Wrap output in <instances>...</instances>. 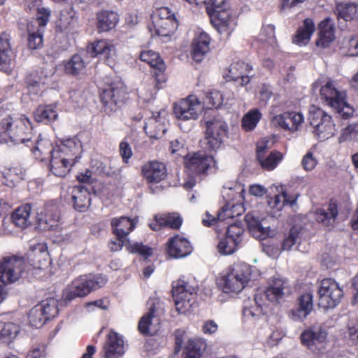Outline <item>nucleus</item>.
<instances>
[{"mask_svg": "<svg viewBox=\"0 0 358 358\" xmlns=\"http://www.w3.org/2000/svg\"><path fill=\"white\" fill-rule=\"evenodd\" d=\"M31 123L24 115L19 117L8 116L0 122V135L6 134L15 145L32 143Z\"/></svg>", "mask_w": 358, "mask_h": 358, "instance_id": "1", "label": "nucleus"}, {"mask_svg": "<svg viewBox=\"0 0 358 358\" xmlns=\"http://www.w3.org/2000/svg\"><path fill=\"white\" fill-rule=\"evenodd\" d=\"M251 277V266L244 262L231 265L226 275L220 279V286L226 293H238L247 285Z\"/></svg>", "mask_w": 358, "mask_h": 358, "instance_id": "2", "label": "nucleus"}, {"mask_svg": "<svg viewBox=\"0 0 358 358\" xmlns=\"http://www.w3.org/2000/svg\"><path fill=\"white\" fill-rule=\"evenodd\" d=\"M206 132L203 140L200 141L203 150L210 154L216 152L224 142L228 134V126L220 117L215 116L213 119L205 120Z\"/></svg>", "mask_w": 358, "mask_h": 358, "instance_id": "3", "label": "nucleus"}, {"mask_svg": "<svg viewBox=\"0 0 358 358\" xmlns=\"http://www.w3.org/2000/svg\"><path fill=\"white\" fill-rule=\"evenodd\" d=\"M184 166L192 177L206 178L217 169L214 157L204 150L189 152L184 157Z\"/></svg>", "mask_w": 358, "mask_h": 358, "instance_id": "4", "label": "nucleus"}, {"mask_svg": "<svg viewBox=\"0 0 358 358\" xmlns=\"http://www.w3.org/2000/svg\"><path fill=\"white\" fill-rule=\"evenodd\" d=\"M206 12L217 31L220 34L229 37L234 27L231 13L228 8L227 0H210L206 6Z\"/></svg>", "mask_w": 358, "mask_h": 358, "instance_id": "5", "label": "nucleus"}, {"mask_svg": "<svg viewBox=\"0 0 358 358\" xmlns=\"http://www.w3.org/2000/svg\"><path fill=\"white\" fill-rule=\"evenodd\" d=\"M172 295L176 310L180 313H185L193 305L196 296V286L193 280L185 276L173 281Z\"/></svg>", "mask_w": 358, "mask_h": 358, "instance_id": "6", "label": "nucleus"}, {"mask_svg": "<svg viewBox=\"0 0 358 358\" xmlns=\"http://www.w3.org/2000/svg\"><path fill=\"white\" fill-rule=\"evenodd\" d=\"M107 278L102 274L91 276H80L74 280L64 292L66 301H71L77 297H83L92 290L102 287Z\"/></svg>", "mask_w": 358, "mask_h": 358, "instance_id": "7", "label": "nucleus"}, {"mask_svg": "<svg viewBox=\"0 0 358 358\" xmlns=\"http://www.w3.org/2000/svg\"><path fill=\"white\" fill-rule=\"evenodd\" d=\"M23 264V259L15 256L0 259V303L6 295V285L16 282L21 277Z\"/></svg>", "mask_w": 358, "mask_h": 358, "instance_id": "8", "label": "nucleus"}, {"mask_svg": "<svg viewBox=\"0 0 358 358\" xmlns=\"http://www.w3.org/2000/svg\"><path fill=\"white\" fill-rule=\"evenodd\" d=\"M317 292L318 304L325 309L337 306L343 296L342 288L335 280L330 278H324L321 281Z\"/></svg>", "mask_w": 358, "mask_h": 358, "instance_id": "9", "label": "nucleus"}, {"mask_svg": "<svg viewBox=\"0 0 358 358\" xmlns=\"http://www.w3.org/2000/svg\"><path fill=\"white\" fill-rule=\"evenodd\" d=\"M243 225H228L224 234L219 237L217 245L218 252L222 255L234 254L241 245L244 236Z\"/></svg>", "mask_w": 358, "mask_h": 358, "instance_id": "10", "label": "nucleus"}, {"mask_svg": "<svg viewBox=\"0 0 358 358\" xmlns=\"http://www.w3.org/2000/svg\"><path fill=\"white\" fill-rule=\"evenodd\" d=\"M310 125L314 128V134L321 139H328L336 131L331 116L321 108H317L310 111L308 117Z\"/></svg>", "mask_w": 358, "mask_h": 358, "instance_id": "11", "label": "nucleus"}, {"mask_svg": "<svg viewBox=\"0 0 358 358\" xmlns=\"http://www.w3.org/2000/svg\"><path fill=\"white\" fill-rule=\"evenodd\" d=\"M127 99L126 87L120 81L111 83L101 94V102L107 112L115 111L118 106L124 103Z\"/></svg>", "mask_w": 358, "mask_h": 358, "instance_id": "12", "label": "nucleus"}, {"mask_svg": "<svg viewBox=\"0 0 358 358\" xmlns=\"http://www.w3.org/2000/svg\"><path fill=\"white\" fill-rule=\"evenodd\" d=\"M322 99L332 108L337 110L343 119H348L352 114V110L348 107L347 103L339 92L334 87L331 82H327L320 91Z\"/></svg>", "mask_w": 358, "mask_h": 358, "instance_id": "13", "label": "nucleus"}, {"mask_svg": "<svg viewBox=\"0 0 358 358\" xmlns=\"http://www.w3.org/2000/svg\"><path fill=\"white\" fill-rule=\"evenodd\" d=\"M155 299L150 298L148 301L149 312L141 318L138 325L139 332L143 336L150 337L146 339L144 345L145 350L150 356H155L156 355V340L153 336L156 334L157 331H151L150 329L152 319L155 317Z\"/></svg>", "mask_w": 358, "mask_h": 358, "instance_id": "14", "label": "nucleus"}, {"mask_svg": "<svg viewBox=\"0 0 358 358\" xmlns=\"http://www.w3.org/2000/svg\"><path fill=\"white\" fill-rule=\"evenodd\" d=\"M202 103L196 95L190 94L173 105V113L177 118L196 120L201 112Z\"/></svg>", "mask_w": 358, "mask_h": 358, "instance_id": "15", "label": "nucleus"}, {"mask_svg": "<svg viewBox=\"0 0 358 358\" xmlns=\"http://www.w3.org/2000/svg\"><path fill=\"white\" fill-rule=\"evenodd\" d=\"M253 71L252 66L242 60L232 62L224 72V78L227 81L241 80V85H248L253 76H250Z\"/></svg>", "mask_w": 358, "mask_h": 358, "instance_id": "16", "label": "nucleus"}, {"mask_svg": "<svg viewBox=\"0 0 358 358\" xmlns=\"http://www.w3.org/2000/svg\"><path fill=\"white\" fill-rule=\"evenodd\" d=\"M313 309V296L311 292L301 294L295 301L294 307L288 312L291 320L303 322Z\"/></svg>", "mask_w": 358, "mask_h": 358, "instance_id": "17", "label": "nucleus"}, {"mask_svg": "<svg viewBox=\"0 0 358 358\" xmlns=\"http://www.w3.org/2000/svg\"><path fill=\"white\" fill-rule=\"evenodd\" d=\"M289 289V287L285 280L273 277L269 280L266 289L263 292H259V294L263 295V299L265 301L279 303L284 299Z\"/></svg>", "mask_w": 358, "mask_h": 358, "instance_id": "18", "label": "nucleus"}, {"mask_svg": "<svg viewBox=\"0 0 358 358\" xmlns=\"http://www.w3.org/2000/svg\"><path fill=\"white\" fill-rule=\"evenodd\" d=\"M193 250L190 242L179 235L170 238L166 244L167 255L172 259L184 258L189 255Z\"/></svg>", "mask_w": 358, "mask_h": 358, "instance_id": "19", "label": "nucleus"}, {"mask_svg": "<svg viewBox=\"0 0 358 358\" xmlns=\"http://www.w3.org/2000/svg\"><path fill=\"white\" fill-rule=\"evenodd\" d=\"M76 162L77 157L72 159L55 150V152H52V157L50 159V171L54 176L62 178L64 177L70 170L69 166Z\"/></svg>", "mask_w": 358, "mask_h": 358, "instance_id": "20", "label": "nucleus"}, {"mask_svg": "<svg viewBox=\"0 0 358 358\" xmlns=\"http://www.w3.org/2000/svg\"><path fill=\"white\" fill-rule=\"evenodd\" d=\"M335 40V24L333 20L326 17L318 24L317 38L315 45L327 48Z\"/></svg>", "mask_w": 358, "mask_h": 358, "instance_id": "21", "label": "nucleus"}, {"mask_svg": "<svg viewBox=\"0 0 358 358\" xmlns=\"http://www.w3.org/2000/svg\"><path fill=\"white\" fill-rule=\"evenodd\" d=\"M273 120L285 130L294 132L299 129V126L303 122L304 117L301 113L286 111L275 115Z\"/></svg>", "mask_w": 358, "mask_h": 358, "instance_id": "22", "label": "nucleus"}, {"mask_svg": "<svg viewBox=\"0 0 358 358\" xmlns=\"http://www.w3.org/2000/svg\"><path fill=\"white\" fill-rule=\"evenodd\" d=\"M26 146L29 147L35 158L41 161L51 158L52 152H55L56 148V147H52L49 140L42 138L41 135L32 141V143L26 144Z\"/></svg>", "mask_w": 358, "mask_h": 358, "instance_id": "23", "label": "nucleus"}, {"mask_svg": "<svg viewBox=\"0 0 358 358\" xmlns=\"http://www.w3.org/2000/svg\"><path fill=\"white\" fill-rule=\"evenodd\" d=\"M315 31V24L313 19L305 18L292 36V43L304 46L309 43L310 38Z\"/></svg>", "mask_w": 358, "mask_h": 358, "instance_id": "24", "label": "nucleus"}, {"mask_svg": "<svg viewBox=\"0 0 358 358\" xmlns=\"http://www.w3.org/2000/svg\"><path fill=\"white\" fill-rule=\"evenodd\" d=\"M338 215V205L336 199H329L326 208H317L314 212V218L319 224L334 223Z\"/></svg>", "mask_w": 358, "mask_h": 358, "instance_id": "25", "label": "nucleus"}, {"mask_svg": "<svg viewBox=\"0 0 358 358\" xmlns=\"http://www.w3.org/2000/svg\"><path fill=\"white\" fill-rule=\"evenodd\" d=\"M87 52L92 57H99L109 63L115 54V48L111 41L101 40L89 45Z\"/></svg>", "mask_w": 358, "mask_h": 358, "instance_id": "26", "label": "nucleus"}, {"mask_svg": "<svg viewBox=\"0 0 358 358\" xmlns=\"http://www.w3.org/2000/svg\"><path fill=\"white\" fill-rule=\"evenodd\" d=\"M10 37L7 33L0 34V69L8 73L13 58V52L10 43Z\"/></svg>", "mask_w": 358, "mask_h": 358, "instance_id": "27", "label": "nucleus"}, {"mask_svg": "<svg viewBox=\"0 0 358 358\" xmlns=\"http://www.w3.org/2000/svg\"><path fill=\"white\" fill-rule=\"evenodd\" d=\"M210 38L205 32H201L192 42V57L196 62H201L210 50Z\"/></svg>", "mask_w": 358, "mask_h": 358, "instance_id": "28", "label": "nucleus"}, {"mask_svg": "<svg viewBox=\"0 0 358 358\" xmlns=\"http://www.w3.org/2000/svg\"><path fill=\"white\" fill-rule=\"evenodd\" d=\"M104 358H114L124 353V343L122 337L114 331L108 335V341L104 347Z\"/></svg>", "mask_w": 358, "mask_h": 358, "instance_id": "29", "label": "nucleus"}, {"mask_svg": "<svg viewBox=\"0 0 358 358\" xmlns=\"http://www.w3.org/2000/svg\"><path fill=\"white\" fill-rule=\"evenodd\" d=\"M327 337V333L322 328L313 330L312 328L305 329L300 336L303 345L309 349H313L316 344L324 343Z\"/></svg>", "mask_w": 358, "mask_h": 358, "instance_id": "30", "label": "nucleus"}, {"mask_svg": "<svg viewBox=\"0 0 358 358\" xmlns=\"http://www.w3.org/2000/svg\"><path fill=\"white\" fill-rule=\"evenodd\" d=\"M265 300L263 295H260L259 292L256 293L252 299L248 298L243 301V315L245 317H259L264 314L263 305Z\"/></svg>", "mask_w": 358, "mask_h": 358, "instance_id": "31", "label": "nucleus"}, {"mask_svg": "<svg viewBox=\"0 0 358 358\" xmlns=\"http://www.w3.org/2000/svg\"><path fill=\"white\" fill-rule=\"evenodd\" d=\"M124 225H112V231L115 235L116 239L112 240L108 247L112 252H117L122 250V247L129 241L127 236L134 230L135 225H130L126 229Z\"/></svg>", "mask_w": 358, "mask_h": 358, "instance_id": "32", "label": "nucleus"}, {"mask_svg": "<svg viewBox=\"0 0 358 358\" xmlns=\"http://www.w3.org/2000/svg\"><path fill=\"white\" fill-rule=\"evenodd\" d=\"M40 0H30L26 3V8L30 12H36L35 23L38 29H44L50 20L51 11L50 9L41 7Z\"/></svg>", "mask_w": 358, "mask_h": 358, "instance_id": "33", "label": "nucleus"}, {"mask_svg": "<svg viewBox=\"0 0 358 358\" xmlns=\"http://www.w3.org/2000/svg\"><path fill=\"white\" fill-rule=\"evenodd\" d=\"M96 21L99 32H106L115 27L119 17L115 12L104 10L96 13Z\"/></svg>", "mask_w": 358, "mask_h": 358, "instance_id": "34", "label": "nucleus"}, {"mask_svg": "<svg viewBox=\"0 0 358 358\" xmlns=\"http://www.w3.org/2000/svg\"><path fill=\"white\" fill-rule=\"evenodd\" d=\"M72 200L74 208L83 211L90 204V195L88 189L84 185L75 186L72 191Z\"/></svg>", "mask_w": 358, "mask_h": 358, "instance_id": "35", "label": "nucleus"}, {"mask_svg": "<svg viewBox=\"0 0 358 358\" xmlns=\"http://www.w3.org/2000/svg\"><path fill=\"white\" fill-rule=\"evenodd\" d=\"M178 27L176 17L164 18L158 20V41L167 42L171 40Z\"/></svg>", "mask_w": 358, "mask_h": 358, "instance_id": "36", "label": "nucleus"}, {"mask_svg": "<svg viewBox=\"0 0 358 358\" xmlns=\"http://www.w3.org/2000/svg\"><path fill=\"white\" fill-rule=\"evenodd\" d=\"M310 238L303 225H292L282 243V250H289L298 240Z\"/></svg>", "mask_w": 358, "mask_h": 358, "instance_id": "37", "label": "nucleus"}, {"mask_svg": "<svg viewBox=\"0 0 358 358\" xmlns=\"http://www.w3.org/2000/svg\"><path fill=\"white\" fill-rule=\"evenodd\" d=\"M80 148L81 144L80 141L74 137L64 141L61 145L56 146L55 150L58 151V152H61L64 155H66L67 157L74 159L77 157L78 161L80 157L77 155L80 152Z\"/></svg>", "mask_w": 358, "mask_h": 358, "instance_id": "38", "label": "nucleus"}, {"mask_svg": "<svg viewBox=\"0 0 358 358\" xmlns=\"http://www.w3.org/2000/svg\"><path fill=\"white\" fill-rule=\"evenodd\" d=\"M206 341L201 338H194L188 341L185 347L184 358H201L203 352L206 349Z\"/></svg>", "mask_w": 358, "mask_h": 358, "instance_id": "39", "label": "nucleus"}, {"mask_svg": "<svg viewBox=\"0 0 358 358\" xmlns=\"http://www.w3.org/2000/svg\"><path fill=\"white\" fill-rule=\"evenodd\" d=\"M229 203L227 202L220 210L217 213L216 217L206 213V218L203 219L202 224H213L214 222H224L228 220H231L228 222L227 224H241V222L233 219V215H230Z\"/></svg>", "mask_w": 358, "mask_h": 358, "instance_id": "40", "label": "nucleus"}, {"mask_svg": "<svg viewBox=\"0 0 358 358\" xmlns=\"http://www.w3.org/2000/svg\"><path fill=\"white\" fill-rule=\"evenodd\" d=\"M282 158L283 155L280 152L274 150L271 152L268 155L259 154L257 160L263 169L272 171L278 166Z\"/></svg>", "mask_w": 358, "mask_h": 358, "instance_id": "41", "label": "nucleus"}, {"mask_svg": "<svg viewBox=\"0 0 358 358\" xmlns=\"http://www.w3.org/2000/svg\"><path fill=\"white\" fill-rule=\"evenodd\" d=\"M336 10L338 17L345 21L358 19V3H339L337 4Z\"/></svg>", "mask_w": 358, "mask_h": 358, "instance_id": "42", "label": "nucleus"}, {"mask_svg": "<svg viewBox=\"0 0 358 358\" xmlns=\"http://www.w3.org/2000/svg\"><path fill=\"white\" fill-rule=\"evenodd\" d=\"M57 113L52 105L40 106L34 112V119L38 122L48 124L57 117Z\"/></svg>", "mask_w": 358, "mask_h": 358, "instance_id": "43", "label": "nucleus"}, {"mask_svg": "<svg viewBox=\"0 0 358 358\" xmlns=\"http://www.w3.org/2000/svg\"><path fill=\"white\" fill-rule=\"evenodd\" d=\"M43 311L48 320L55 317L59 313L58 301L53 298L47 299L38 303V308L34 312L41 314Z\"/></svg>", "mask_w": 358, "mask_h": 358, "instance_id": "44", "label": "nucleus"}, {"mask_svg": "<svg viewBox=\"0 0 358 358\" xmlns=\"http://www.w3.org/2000/svg\"><path fill=\"white\" fill-rule=\"evenodd\" d=\"M295 203L296 199L289 196L285 191H282L280 194L270 197L268 200V205L274 210L273 213L280 211L287 203L293 205Z\"/></svg>", "mask_w": 358, "mask_h": 358, "instance_id": "45", "label": "nucleus"}, {"mask_svg": "<svg viewBox=\"0 0 358 358\" xmlns=\"http://www.w3.org/2000/svg\"><path fill=\"white\" fill-rule=\"evenodd\" d=\"M85 68V63L79 55H73L64 63V71L66 74L77 76L81 73Z\"/></svg>", "mask_w": 358, "mask_h": 358, "instance_id": "46", "label": "nucleus"}, {"mask_svg": "<svg viewBox=\"0 0 358 358\" xmlns=\"http://www.w3.org/2000/svg\"><path fill=\"white\" fill-rule=\"evenodd\" d=\"M31 209V204L29 203L18 206L11 214L13 224H27Z\"/></svg>", "mask_w": 358, "mask_h": 358, "instance_id": "47", "label": "nucleus"}, {"mask_svg": "<svg viewBox=\"0 0 358 358\" xmlns=\"http://www.w3.org/2000/svg\"><path fill=\"white\" fill-rule=\"evenodd\" d=\"M141 173L148 183L150 184V188L154 193L157 187H154L157 182V161H149L145 164L142 166Z\"/></svg>", "mask_w": 358, "mask_h": 358, "instance_id": "48", "label": "nucleus"}, {"mask_svg": "<svg viewBox=\"0 0 358 358\" xmlns=\"http://www.w3.org/2000/svg\"><path fill=\"white\" fill-rule=\"evenodd\" d=\"M249 234L255 239L263 241L268 238H273L276 235L275 229L270 227H264L263 225H247Z\"/></svg>", "mask_w": 358, "mask_h": 358, "instance_id": "49", "label": "nucleus"}, {"mask_svg": "<svg viewBox=\"0 0 358 358\" xmlns=\"http://www.w3.org/2000/svg\"><path fill=\"white\" fill-rule=\"evenodd\" d=\"M262 116L261 112L257 108L249 110L242 119V128L243 130L250 131L255 129Z\"/></svg>", "mask_w": 358, "mask_h": 358, "instance_id": "50", "label": "nucleus"}, {"mask_svg": "<svg viewBox=\"0 0 358 358\" xmlns=\"http://www.w3.org/2000/svg\"><path fill=\"white\" fill-rule=\"evenodd\" d=\"M33 27L34 24H28V45L29 48L35 50L41 47L43 43L44 29L37 28V30L35 31Z\"/></svg>", "mask_w": 358, "mask_h": 358, "instance_id": "51", "label": "nucleus"}, {"mask_svg": "<svg viewBox=\"0 0 358 358\" xmlns=\"http://www.w3.org/2000/svg\"><path fill=\"white\" fill-rule=\"evenodd\" d=\"M60 26L68 29L76 22V11L72 6H68L60 12Z\"/></svg>", "mask_w": 358, "mask_h": 358, "instance_id": "52", "label": "nucleus"}, {"mask_svg": "<svg viewBox=\"0 0 358 358\" xmlns=\"http://www.w3.org/2000/svg\"><path fill=\"white\" fill-rule=\"evenodd\" d=\"M24 175V171L18 166L6 169L3 172V178L13 185L22 180Z\"/></svg>", "mask_w": 358, "mask_h": 358, "instance_id": "53", "label": "nucleus"}, {"mask_svg": "<svg viewBox=\"0 0 358 358\" xmlns=\"http://www.w3.org/2000/svg\"><path fill=\"white\" fill-rule=\"evenodd\" d=\"M223 100V95L220 91L212 90L208 92L205 103L210 109L218 108L222 105Z\"/></svg>", "mask_w": 358, "mask_h": 358, "instance_id": "54", "label": "nucleus"}, {"mask_svg": "<svg viewBox=\"0 0 358 358\" xmlns=\"http://www.w3.org/2000/svg\"><path fill=\"white\" fill-rule=\"evenodd\" d=\"M18 331L19 327L15 324L0 320V337L12 338L15 336Z\"/></svg>", "mask_w": 358, "mask_h": 358, "instance_id": "55", "label": "nucleus"}, {"mask_svg": "<svg viewBox=\"0 0 358 358\" xmlns=\"http://www.w3.org/2000/svg\"><path fill=\"white\" fill-rule=\"evenodd\" d=\"M38 308V304L35 306L29 312V323L32 327L36 328L42 327L48 321L43 311L41 314L34 313V310Z\"/></svg>", "mask_w": 358, "mask_h": 358, "instance_id": "56", "label": "nucleus"}, {"mask_svg": "<svg viewBox=\"0 0 358 358\" xmlns=\"http://www.w3.org/2000/svg\"><path fill=\"white\" fill-rule=\"evenodd\" d=\"M140 59L155 69V71L152 73V77L155 80H157V53L152 50L142 51L140 55Z\"/></svg>", "mask_w": 358, "mask_h": 358, "instance_id": "57", "label": "nucleus"}, {"mask_svg": "<svg viewBox=\"0 0 358 358\" xmlns=\"http://www.w3.org/2000/svg\"><path fill=\"white\" fill-rule=\"evenodd\" d=\"M127 249L129 252L137 253L145 259L152 255V248L143 245L142 243H136L129 245Z\"/></svg>", "mask_w": 358, "mask_h": 358, "instance_id": "58", "label": "nucleus"}, {"mask_svg": "<svg viewBox=\"0 0 358 358\" xmlns=\"http://www.w3.org/2000/svg\"><path fill=\"white\" fill-rule=\"evenodd\" d=\"M183 219L178 213L162 214L158 217V224H182Z\"/></svg>", "mask_w": 358, "mask_h": 358, "instance_id": "59", "label": "nucleus"}, {"mask_svg": "<svg viewBox=\"0 0 358 358\" xmlns=\"http://www.w3.org/2000/svg\"><path fill=\"white\" fill-rule=\"evenodd\" d=\"M143 129L150 138H157V118L154 116L148 118Z\"/></svg>", "mask_w": 358, "mask_h": 358, "instance_id": "60", "label": "nucleus"}, {"mask_svg": "<svg viewBox=\"0 0 358 358\" xmlns=\"http://www.w3.org/2000/svg\"><path fill=\"white\" fill-rule=\"evenodd\" d=\"M317 164V160L313 157V152L308 151L303 157L301 160V165L303 169L306 171L313 170Z\"/></svg>", "mask_w": 358, "mask_h": 358, "instance_id": "61", "label": "nucleus"}, {"mask_svg": "<svg viewBox=\"0 0 358 358\" xmlns=\"http://www.w3.org/2000/svg\"><path fill=\"white\" fill-rule=\"evenodd\" d=\"M166 64L158 54V90L162 88L166 82V75L164 73Z\"/></svg>", "mask_w": 358, "mask_h": 358, "instance_id": "62", "label": "nucleus"}, {"mask_svg": "<svg viewBox=\"0 0 358 358\" xmlns=\"http://www.w3.org/2000/svg\"><path fill=\"white\" fill-rule=\"evenodd\" d=\"M45 356L46 346L44 344H39L32 348L27 358H45Z\"/></svg>", "mask_w": 358, "mask_h": 358, "instance_id": "63", "label": "nucleus"}, {"mask_svg": "<svg viewBox=\"0 0 358 358\" xmlns=\"http://www.w3.org/2000/svg\"><path fill=\"white\" fill-rule=\"evenodd\" d=\"M348 333L351 342L355 345H358V320L348 324Z\"/></svg>", "mask_w": 358, "mask_h": 358, "instance_id": "64", "label": "nucleus"}]
</instances>
